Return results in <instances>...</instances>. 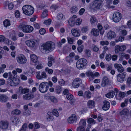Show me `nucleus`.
Returning <instances> with one entry per match:
<instances>
[{"label": "nucleus", "instance_id": "1", "mask_svg": "<svg viewBox=\"0 0 131 131\" xmlns=\"http://www.w3.org/2000/svg\"><path fill=\"white\" fill-rule=\"evenodd\" d=\"M54 43L51 41H48L41 46V50L45 53H48L53 50L55 48Z\"/></svg>", "mask_w": 131, "mask_h": 131}, {"label": "nucleus", "instance_id": "2", "mask_svg": "<svg viewBox=\"0 0 131 131\" xmlns=\"http://www.w3.org/2000/svg\"><path fill=\"white\" fill-rule=\"evenodd\" d=\"M82 19L80 18H77V16L75 15H73L68 21L69 25L71 27L74 26L79 25L81 23Z\"/></svg>", "mask_w": 131, "mask_h": 131}, {"label": "nucleus", "instance_id": "3", "mask_svg": "<svg viewBox=\"0 0 131 131\" xmlns=\"http://www.w3.org/2000/svg\"><path fill=\"white\" fill-rule=\"evenodd\" d=\"M18 28L24 32L26 33H31L34 30V28L32 26L23 24L19 25Z\"/></svg>", "mask_w": 131, "mask_h": 131}, {"label": "nucleus", "instance_id": "4", "mask_svg": "<svg viewBox=\"0 0 131 131\" xmlns=\"http://www.w3.org/2000/svg\"><path fill=\"white\" fill-rule=\"evenodd\" d=\"M22 9L24 14L28 16L31 15L34 11V8L29 5L24 6L22 7Z\"/></svg>", "mask_w": 131, "mask_h": 131}, {"label": "nucleus", "instance_id": "5", "mask_svg": "<svg viewBox=\"0 0 131 131\" xmlns=\"http://www.w3.org/2000/svg\"><path fill=\"white\" fill-rule=\"evenodd\" d=\"M52 85V82H41L39 86V90L41 92L45 93L47 92L49 86L51 87Z\"/></svg>", "mask_w": 131, "mask_h": 131}, {"label": "nucleus", "instance_id": "6", "mask_svg": "<svg viewBox=\"0 0 131 131\" xmlns=\"http://www.w3.org/2000/svg\"><path fill=\"white\" fill-rule=\"evenodd\" d=\"M87 61L84 58H81L79 59L77 62L76 66L78 69H84L87 63Z\"/></svg>", "mask_w": 131, "mask_h": 131}, {"label": "nucleus", "instance_id": "7", "mask_svg": "<svg viewBox=\"0 0 131 131\" xmlns=\"http://www.w3.org/2000/svg\"><path fill=\"white\" fill-rule=\"evenodd\" d=\"M122 17V14L120 13L115 11L113 15V19L115 23L119 22Z\"/></svg>", "mask_w": 131, "mask_h": 131}, {"label": "nucleus", "instance_id": "8", "mask_svg": "<svg viewBox=\"0 0 131 131\" xmlns=\"http://www.w3.org/2000/svg\"><path fill=\"white\" fill-rule=\"evenodd\" d=\"M17 62L19 64H23L25 63L27 61V59L23 54H20L16 58Z\"/></svg>", "mask_w": 131, "mask_h": 131}, {"label": "nucleus", "instance_id": "9", "mask_svg": "<svg viewBox=\"0 0 131 131\" xmlns=\"http://www.w3.org/2000/svg\"><path fill=\"white\" fill-rule=\"evenodd\" d=\"M36 42L35 40H30L26 41L25 43L28 46L35 48L36 47Z\"/></svg>", "mask_w": 131, "mask_h": 131}, {"label": "nucleus", "instance_id": "10", "mask_svg": "<svg viewBox=\"0 0 131 131\" xmlns=\"http://www.w3.org/2000/svg\"><path fill=\"white\" fill-rule=\"evenodd\" d=\"M104 0H95L93 2L92 5L97 9H100Z\"/></svg>", "mask_w": 131, "mask_h": 131}, {"label": "nucleus", "instance_id": "11", "mask_svg": "<svg viewBox=\"0 0 131 131\" xmlns=\"http://www.w3.org/2000/svg\"><path fill=\"white\" fill-rule=\"evenodd\" d=\"M77 117L75 114H73L71 116H70L68 119V123L71 124L74 122H75L77 120Z\"/></svg>", "mask_w": 131, "mask_h": 131}, {"label": "nucleus", "instance_id": "12", "mask_svg": "<svg viewBox=\"0 0 131 131\" xmlns=\"http://www.w3.org/2000/svg\"><path fill=\"white\" fill-rule=\"evenodd\" d=\"M34 96V94L31 92L26 94L23 96L24 99L26 100H29L33 98Z\"/></svg>", "mask_w": 131, "mask_h": 131}, {"label": "nucleus", "instance_id": "13", "mask_svg": "<svg viewBox=\"0 0 131 131\" xmlns=\"http://www.w3.org/2000/svg\"><path fill=\"white\" fill-rule=\"evenodd\" d=\"M8 76V79L12 81V82H14V81H16L17 80H18V81H19V82H20V78L18 76L16 75V77H14V76L13 77L11 73H9Z\"/></svg>", "mask_w": 131, "mask_h": 131}, {"label": "nucleus", "instance_id": "14", "mask_svg": "<svg viewBox=\"0 0 131 131\" xmlns=\"http://www.w3.org/2000/svg\"><path fill=\"white\" fill-rule=\"evenodd\" d=\"M107 36L108 39L111 40L115 38L116 37V35L114 32L110 30L107 33Z\"/></svg>", "mask_w": 131, "mask_h": 131}, {"label": "nucleus", "instance_id": "15", "mask_svg": "<svg viewBox=\"0 0 131 131\" xmlns=\"http://www.w3.org/2000/svg\"><path fill=\"white\" fill-rule=\"evenodd\" d=\"M8 124L7 121H1L0 122V128L2 129H6L8 128Z\"/></svg>", "mask_w": 131, "mask_h": 131}, {"label": "nucleus", "instance_id": "16", "mask_svg": "<svg viewBox=\"0 0 131 131\" xmlns=\"http://www.w3.org/2000/svg\"><path fill=\"white\" fill-rule=\"evenodd\" d=\"M36 77L38 80H42L43 79H46L47 78V75L46 73L44 72H42L41 75H40V72L37 74Z\"/></svg>", "mask_w": 131, "mask_h": 131}, {"label": "nucleus", "instance_id": "17", "mask_svg": "<svg viewBox=\"0 0 131 131\" xmlns=\"http://www.w3.org/2000/svg\"><path fill=\"white\" fill-rule=\"evenodd\" d=\"M103 105L102 107L103 109L105 111L108 110L110 108V103L107 101L105 100L103 101Z\"/></svg>", "mask_w": 131, "mask_h": 131}, {"label": "nucleus", "instance_id": "18", "mask_svg": "<svg viewBox=\"0 0 131 131\" xmlns=\"http://www.w3.org/2000/svg\"><path fill=\"white\" fill-rule=\"evenodd\" d=\"M71 33L73 36L75 37H78L80 36L79 30L75 28H73L71 30Z\"/></svg>", "mask_w": 131, "mask_h": 131}, {"label": "nucleus", "instance_id": "19", "mask_svg": "<svg viewBox=\"0 0 131 131\" xmlns=\"http://www.w3.org/2000/svg\"><path fill=\"white\" fill-rule=\"evenodd\" d=\"M114 67L115 68L117 69L118 72L120 73H122L124 70V68L120 64H115L114 65Z\"/></svg>", "mask_w": 131, "mask_h": 131}, {"label": "nucleus", "instance_id": "20", "mask_svg": "<svg viewBox=\"0 0 131 131\" xmlns=\"http://www.w3.org/2000/svg\"><path fill=\"white\" fill-rule=\"evenodd\" d=\"M19 90L20 93L21 94L28 93L29 91V89H23L22 87L20 86L19 88Z\"/></svg>", "mask_w": 131, "mask_h": 131}, {"label": "nucleus", "instance_id": "21", "mask_svg": "<svg viewBox=\"0 0 131 131\" xmlns=\"http://www.w3.org/2000/svg\"><path fill=\"white\" fill-rule=\"evenodd\" d=\"M117 80L118 82H121L124 81L125 80V75L119 74L117 76Z\"/></svg>", "mask_w": 131, "mask_h": 131}, {"label": "nucleus", "instance_id": "22", "mask_svg": "<svg viewBox=\"0 0 131 131\" xmlns=\"http://www.w3.org/2000/svg\"><path fill=\"white\" fill-rule=\"evenodd\" d=\"M10 120L14 125L17 124L20 121V120L19 118L14 116L12 117L11 118Z\"/></svg>", "mask_w": 131, "mask_h": 131}, {"label": "nucleus", "instance_id": "23", "mask_svg": "<svg viewBox=\"0 0 131 131\" xmlns=\"http://www.w3.org/2000/svg\"><path fill=\"white\" fill-rule=\"evenodd\" d=\"M125 95V93L124 92H120L118 94H116L115 97L116 99L118 100H121V98L124 97Z\"/></svg>", "mask_w": 131, "mask_h": 131}, {"label": "nucleus", "instance_id": "24", "mask_svg": "<svg viewBox=\"0 0 131 131\" xmlns=\"http://www.w3.org/2000/svg\"><path fill=\"white\" fill-rule=\"evenodd\" d=\"M8 97L6 95L0 94V101L2 102H5L8 100Z\"/></svg>", "mask_w": 131, "mask_h": 131}, {"label": "nucleus", "instance_id": "25", "mask_svg": "<svg viewBox=\"0 0 131 131\" xmlns=\"http://www.w3.org/2000/svg\"><path fill=\"white\" fill-rule=\"evenodd\" d=\"M95 103L92 100H89L87 103L88 107L89 108H93L95 107Z\"/></svg>", "mask_w": 131, "mask_h": 131}, {"label": "nucleus", "instance_id": "26", "mask_svg": "<svg viewBox=\"0 0 131 131\" xmlns=\"http://www.w3.org/2000/svg\"><path fill=\"white\" fill-rule=\"evenodd\" d=\"M31 60L34 63H37L38 60V58L34 54H31L30 55Z\"/></svg>", "mask_w": 131, "mask_h": 131}, {"label": "nucleus", "instance_id": "27", "mask_svg": "<svg viewBox=\"0 0 131 131\" xmlns=\"http://www.w3.org/2000/svg\"><path fill=\"white\" fill-rule=\"evenodd\" d=\"M91 33L94 36L96 37L99 35V30L97 29L93 28L91 31Z\"/></svg>", "mask_w": 131, "mask_h": 131}, {"label": "nucleus", "instance_id": "28", "mask_svg": "<svg viewBox=\"0 0 131 131\" xmlns=\"http://www.w3.org/2000/svg\"><path fill=\"white\" fill-rule=\"evenodd\" d=\"M129 111L127 108H124L121 111L119 112V114L121 115H126L128 114Z\"/></svg>", "mask_w": 131, "mask_h": 131}, {"label": "nucleus", "instance_id": "29", "mask_svg": "<svg viewBox=\"0 0 131 131\" xmlns=\"http://www.w3.org/2000/svg\"><path fill=\"white\" fill-rule=\"evenodd\" d=\"M115 94V92L112 91L106 94L105 96L107 98H110L113 97Z\"/></svg>", "mask_w": 131, "mask_h": 131}, {"label": "nucleus", "instance_id": "30", "mask_svg": "<svg viewBox=\"0 0 131 131\" xmlns=\"http://www.w3.org/2000/svg\"><path fill=\"white\" fill-rule=\"evenodd\" d=\"M91 93L89 91H85L84 93L83 96L84 98H90L91 97Z\"/></svg>", "mask_w": 131, "mask_h": 131}, {"label": "nucleus", "instance_id": "31", "mask_svg": "<svg viewBox=\"0 0 131 131\" xmlns=\"http://www.w3.org/2000/svg\"><path fill=\"white\" fill-rule=\"evenodd\" d=\"M4 26L6 27L9 26L10 25V21L8 19H5L3 22Z\"/></svg>", "mask_w": 131, "mask_h": 131}, {"label": "nucleus", "instance_id": "32", "mask_svg": "<svg viewBox=\"0 0 131 131\" xmlns=\"http://www.w3.org/2000/svg\"><path fill=\"white\" fill-rule=\"evenodd\" d=\"M86 124L85 120L84 119H82L80 122L79 126L84 127L86 126Z\"/></svg>", "mask_w": 131, "mask_h": 131}, {"label": "nucleus", "instance_id": "33", "mask_svg": "<svg viewBox=\"0 0 131 131\" xmlns=\"http://www.w3.org/2000/svg\"><path fill=\"white\" fill-rule=\"evenodd\" d=\"M48 10L45 9L41 15V17L43 18L46 17L48 15Z\"/></svg>", "mask_w": 131, "mask_h": 131}, {"label": "nucleus", "instance_id": "34", "mask_svg": "<svg viewBox=\"0 0 131 131\" xmlns=\"http://www.w3.org/2000/svg\"><path fill=\"white\" fill-rule=\"evenodd\" d=\"M72 68H69L66 69V75H69V76H70L72 73Z\"/></svg>", "mask_w": 131, "mask_h": 131}, {"label": "nucleus", "instance_id": "35", "mask_svg": "<svg viewBox=\"0 0 131 131\" xmlns=\"http://www.w3.org/2000/svg\"><path fill=\"white\" fill-rule=\"evenodd\" d=\"M86 74L87 77H91L92 78H93V72L91 71H87L86 73Z\"/></svg>", "mask_w": 131, "mask_h": 131}, {"label": "nucleus", "instance_id": "36", "mask_svg": "<svg viewBox=\"0 0 131 131\" xmlns=\"http://www.w3.org/2000/svg\"><path fill=\"white\" fill-rule=\"evenodd\" d=\"M58 8V5L56 4H52L50 7V8L52 11H54Z\"/></svg>", "mask_w": 131, "mask_h": 131}, {"label": "nucleus", "instance_id": "37", "mask_svg": "<svg viewBox=\"0 0 131 131\" xmlns=\"http://www.w3.org/2000/svg\"><path fill=\"white\" fill-rule=\"evenodd\" d=\"M45 70L46 72L50 74H52L53 72V71L52 69H49L48 67L45 68Z\"/></svg>", "mask_w": 131, "mask_h": 131}, {"label": "nucleus", "instance_id": "38", "mask_svg": "<svg viewBox=\"0 0 131 131\" xmlns=\"http://www.w3.org/2000/svg\"><path fill=\"white\" fill-rule=\"evenodd\" d=\"M97 21V19L95 16H92L90 18V21L92 24L96 22Z\"/></svg>", "mask_w": 131, "mask_h": 131}, {"label": "nucleus", "instance_id": "39", "mask_svg": "<svg viewBox=\"0 0 131 131\" xmlns=\"http://www.w3.org/2000/svg\"><path fill=\"white\" fill-rule=\"evenodd\" d=\"M119 46L117 45L115 47L114 51L116 54H117L119 51H120Z\"/></svg>", "mask_w": 131, "mask_h": 131}, {"label": "nucleus", "instance_id": "40", "mask_svg": "<svg viewBox=\"0 0 131 131\" xmlns=\"http://www.w3.org/2000/svg\"><path fill=\"white\" fill-rule=\"evenodd\" d=\"M14 14L15 17L16 18H18L20 17V13L19 10H16Z\"/></svg>", "mask_w": 131, "mask_h": 131}, {"label": "nucleus", "instance_id": "41", "mask_svg": "<svg viewBox=\"0 0 131 131\" xmlns=\"http://www.w3.org/2000/svg\"><path fill=\"white\" fill-rule=\"evenodd\" d=\"M52 20L51 19H48L44 21V24L47 25H49L51 24Z\"/></svg>", "mask_w": 131, "mask_h": 131}, {"label": "nucleus", "instance_id": "42", "mask_svg": "<svg viewBox=\"0 0 131 131\" xmlns=\"http://www.w3.org/2000/svg\"><path fill=\"white\" fill-rule=\"evenodd\" d=\"M21 113V111L18 109H15L12 112V114H13L18 115Z\"/></svg>", "mask_w": 131, "mask_h": 131}, {"label": "nucleus", "instance_id": "43", "mask_svg": "<svg viewBox=\"0 0 131 131\" xmlns=\"http://www.w3.org/2000/svg\"><path fill=\"white\" fill-rule=\"evenodd\" d=\"M66 97L68 100L70 101L72 100L73 98V95L70 93L67 94Z\"/></svg>", "mask_w": 131, "mask_h": 131}, {"label": "nucleus", "instance_id": "44", "mask_svg": "<svg viewBox=\"0 0 131 131\" xmlns=\"http://www.w3.org/2000/svg\"><path fill=\"white\" fill-rule=\"evenodd\" d=\"M80 84H81V82L80 83L78 82H72V86L74 88H77L80 86Z\"/></svg>", "mask_w": 131, "mask_h": 131}, {"label": "nucleus", "instance_id": "45", "mask_svg": "<svg viewBox=\"0 0 131 131\" xmlns=\"http://www.w3.org/2000/svg\"><path fill=\"white\" fill-rule=\"evenodd\" d=\"M63 14L61 13H59L58 14L57 18L58 20H60L63 18Z\"/></svg>", "mask_w": 131, "mask_h": 131}, {"label": "nucleus", "instance_id": "46", "mask_svg": "<svg viewBox=\"0 0 131 131\" xmlns=\"http://www.w3.org/2000/svg\"><path fill=\"white\" fill-rule=\"evenodd\" d=\"M97 28L100 31V34H101L103 35L104 32H102L101 31L102 30L103 27L102 25L100 24L99 23L97 25Z\"/></svg>", "mask_w": 131, "mask_h": 131}, {"label": "nucleus", "instance_id": "47", "mask_svg": "<svg viewBox=\"0 0 131 131\" xmlns=\"http://www.w3.org/2000/svg\"><path fill=\"white\" fill-rule=\"evenodd\" d=\"M55 90L56 91V92L58 94H59L61 91V88L59 86H57L56 87Z\"/></svg>", "mask_w": 131, "mask_h": 131}, {"label": "nucleus", "instance_id": "48", "mask_svg": "<svg viewBox=\"0 0 131 131\" xmlns=\"http://www.w3.org/2000/svg\"><path fill=\"white\" fill-rule=\"evenodd\" d=\"M70 10L71 12L72 13H74L77 12L78 10V8L76 6H72Z\"/></svg>", "mask_w": 131, "mask_h": 131}, {"label": "nucleus", "instance_id": "49", "mask_svg": "<svg viewBox=\"0 0 131 131\" xmlns=\"http://www.w3.org/2000/svg\"><path fill=\"white\" fill-rule=\"evenodd\" d=\"M52 113L53 115L56 116L57 117H58L59 116V113L57 110L54 109L52 111Z\"/></svg>", "mask_w": 131, "mask_h": 131}, {"label": "nucleus", "instance_id": "50", "mask_svg": "<svg viewBox=\"0 0 131 131\" xmlns=\"http://www.w3.org/2000/svg\"><path fill=\"white\" fill-rule=\"evenodd\" d=\"M88 28L87 26L82 27L81 29V31L83 33L86 32L88 30Z\"/></svg>", "mask_w": 131, "mask_h": 131}, {"label": "nucleus", "instance_id": "51", "mask_svg": "<svg viewBox=\"0 0 131 131\" xmlns=\"http://www.w3.org/2000/svg\"><path fill=\"white\" fill-rule=\"evenodd\" d=\"M67 39L69 43L70 44H73L74 42V40L73 38L70 37H67Z\"/></svg>", "mask_w": 131, "mask_h": 131}, {"label": "nucleus", "instance_id": "52", "mask_svg": "<svg viewBox=\"0 0 131 131\" xmlns=\"http://www.w3.org/2000/svg\"><path fill=\"white\" fill-rule=\"evenodd\" d=\"M50 99L51 101L54 103H56L57 102V99L53 96H51L50 97Z\"/></svg>", "mask_w": 131, "mask_h": 131}, {"label": "nucleus", "instance_id": "53", "mask_svg": "<svg viewBox=\"0 0 131 131\" xmlns=\"http://www.w3.org/2000/svg\"><path fill=\"white\" fill-rule=\"evenodd\" d=\"M88 123L91 124H94L95 123V122L93 119L91 118H90L88 119Z\"/></svg>", "mask_w": 131, "mask_h": 131}, {"label": "nucleus", "instance_id": "54", "mask_svg": "<svg viewBox=\"0 0 131 131\" xmlns=\"http://www.w3.org/2000/svg\"><path fill=\"white\" fill-rule=\"evenodd\" d=\"M46 32L45 29L43 28H41L40 29L39 31V32L40 34L41 35L44 34Z\"/></svg>", "mask_w": 131, "mask_h": 131}, {"label": "nucleus", "instance_id": "55", "mask_svg": "<svg viewBox=\"0 0 131 131\" xmlns=\"http://www.w3.org/2000/svg\"><path fill=\"white\" fill-rule=\"evenodd\" d=\"M119 48L120 51L122 52L124 51L126 49V47L125 45H123L121 46H119Z\"/></svg>", "mask_w": 131, "mask_h": 131}, {"label": "nucleus", "instance_id": "56", "mask_svg": "<svg viewBox=\"0 0 131 131\" xmlns=\"http://www.w3.org/2000/svg\"><path fill=\"white\" fill-rule=\"evenodd\" d=\"M93 50L94 52H97L98 51L99 48L96 45H93L92 46Z\"/></svg>", "mask_w": 131, "mask_h": 131}, {"label": "nucleus", "instance_id": "57", "mask_svg": "<svg viewBox=\"0 0 131 131\" xmlns=\"http://www.w3.org/2000/svg\"><path fill=\"white\" fill-rule=\"evenodd\" d=\"M14 7V5L13 3H11L8 4V7L9 10H11Z\"/></svg>", "mask_w": 131, "mask_h": 131}, {"label": "nucleus", "instance_id": "58", "mask_svg": "<svg viewBox=\"0 0 131 131\" xmlns=\"http://www.w3.org/2000/svg\"><path fill=\"white\" fill-rule=\"evenodd\" d=\"M121 34L123 36H125L127 34V31L125 30H122L121 32Z\"/></svg>", "mask_w": 131, "mask_h": 131}, {"label": "nucleus", "instance_id": "59", "mask_svg": "<svg viewBox=\"0 0 131 131\" xmlns=\"http://www.w3.org/2000/svg\"><path fill=\"white\" fill-rule=\"evenodd\" d=\"M21 79L22 80L25 81L27 80V77L24 75L22 74L20 75Z\"/></svg>", "mask_w": 131, "mask_h": 131}, {"label": "nucleus", "instance_id": "60", "mask_svg": "<svg viewBox=\"0 0 131 131\" xmlns=\"http://www.w3.org/2000/svg\"><path fill=\"white\" fill-rule=\"evenodd\" d=\"M100 44L102 46L108 45L109 43L108 41H101L100 42Z\"/></svg>", "mask_w": 131, "mask_h": 131}, {"label": "nucleus", "instance_id": "61", "mask_svg": "<svg viewBox=\"0 0 131 131\" xmlns=\"http://www.w3.org/2000/svg\"><path fill=\"white\" fill-rule=\"evenodd\" d=\"M111 55L109 54H107L105 57V59L107 61H109L111 59Z\"/></svg>", "mask_w": 131, "mask_h": 131}, {"label": "nucleus", "instance_id": "62", "mask_svg": "<svg viewBox=\"0 0 131 131\" xmlns=\"http://www.w3.org/2000/svg\"><path fill=\"white\" fill-rule=\"evenodd\" d=\"M5 37L2 35H0V42H3L5 40Z\"/></svg>", "mask_w": 131, "mask_h": 131}, {"label": "nucleus", "instance_id": "63", "mask_svg": "<svg viewBox=\"0 0 131 131\" xmlns=\"http://www.w3.org/2000/svg\"><path fill=\"white\" fill-rule=\"evenodd\" d=\"M34 26L36 29H39L40 27V24L38 23L35 24L34 25Z\"/></svg>", "mask_w": 131, "mask_h": 131}, {"label": "nucleus", "instance_id": "64", "mask_svg": "<svg viewBox=\"0 0 131 131\" xmlns=\"http://www.w3.org/2000/svg\"><path fill=\"white\" fill-rule=\"evenodd\" d=\"M85 11V9L84 8H81L79 12V14L80 15H82Z\"/></svg>", "mask_w": 131, "mask_h": 131}]
</instances>
